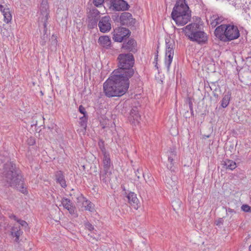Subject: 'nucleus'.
Wrapping results in <instances>:
<instances>
[{
  "mask_svg": "<svg viewBox=\"0 0 251 251\" xmlns=\"http://www.w3.org/2000/svg\"><path fill=\"white\" fill-rule=\"evenodd\" d=\"M117 74V72H113L103 83V92L107 97L122 96L129 88V82L127 77Z\"/></svg>",
  "mask_w": 251,
  "mask_h": 251,
  "instance_id": "f257e3e1",
  "label": "nucleus"
},
{
  "mask_svg": "<svg viewBox=\"0 0 251 251\" xmlns=\"http://www.w3.org/2000/svg\"><path fill=\"white\" fill-rule=\"evenodd\" d=\"M0 162L4 164V172L5 180L9 185L16 188L18 190L23 194H27L26 187L25 186L23 177L19 174L15 169V166L11 162H9V158L8 156L4 157L3 160L0 159Z\"/></svg>",
  "mask_w": 251,
  "mask_h": 251,
  "instance_id": "f03ea898",
  "label": "nucleus"
},
{
  "mask_svg": "<svg viewBox=\"0 0 251 251\" xmlns=\"http://www.w3.org/2000/svg\"><path fill=\"white\" fill-rule=\"evenodd\" d=\"M185 0H177L173 8L171 16L176 25L182 26L190 21L191 14Z\"/></svg>",
  "mask_w": 251,
  "mask_h": 251,
  "instance_id": "7ed1b4c3",
  "label": "nucleus"
},
{
  "mask_svg": "<svg viewBox=\"0 0 251 251\" xmlns=\"http://www.w3.org/2000/svg\"><path fill=\"white\" fill-rule=\"evenodd\" d=\"M214 34L217 38L224 42L236 40L240 36L238 27L231 24H223L217 26Z\"/></svg>",
  "mask_w": 251,
  "mask_h": 251,
  "instance_id": "20e7f679",
  "label": "nucleus"
},
{
  "mask_svg": "<svg viewBox=\"0 0 251 251\" xmlns=\"http://www.w3.org/2000/svg\"><path fill=\"white\" fill-rule=\"evenodd\" d=\"M185 35L188 39L199 44L206 43L208 40V36L206 33L200 29L199 24L191 23L183 28Z\"/></svg>",
  "mask_w": 251,
  "mask_h": 251,
  "instance_id": "39448f33",
  "label": "nucleus"
},
{
  "mask_svg": "<svg viewBox=\"0 0 251 251\" xmlns=\"http://www.w3.org/2000/svg\"><path fill=\"white\" fill-rule=\"evenodd\" d=\"M118 59L119 68L113 72H117V75L126 76L129 80L134 74L133 70L132 69L134 64L133 55L131 54H121L119 55Z\"/></svg>",
  "mask_w": 251,
  "mask_h": 251,
  "instance_id": "423d86ee",
  "label": "nucleus"
},
{
  "mask_svg": "<svg viewBox=\"0 0 251 251\" xmlns=\"http://www.w3.org/2000/svg\"><path fill=\"white\" fill-rule=\"evenodd\" d=\"M0 11L3 17V22L7 24L10 23L12 19V12L9 5L2 0H0Z\"/></svg>",
  "mask_w": 251,
  "mask_h": 251,
  "instance_id": "0eeeda50",
  "label": "nucleus"
},
{
  "mask_svg": "<svg viewBox=\"0 0 251 251\" xmlns=\"http://www.w3.org/2000/svg\"><path fill=\"white\" fill-rule=\"evenodd\" d=\"M130 35L129 30L125 27H118L114 29L113 39L115 42H121L124 38Z\"/></svg>",
  "mask_w": 251,
  "mask_h": 251,
  "instance_id": "6e6552de",
  "label": "nucleus"
},
{
  "mask_svg": "<svg viewBox=\"0 0 251 251\" xmlns=\"http://www.w3.org/2000/svg\"><path fill=\"white\" fill-rule=\"evenodd\" d=\"M110 8L116 11H125L128 9V5L124 0H111Z\"/></svg>",
  "mask_w": 251,
  "mask_h": 251,
  "instance_id": "1a4fd4ad",
  "label": "nucleus"
},
{
  "mask_svg": "<svg viewBox=\"0 0 251 251\" xmlns=\"http://www.w3.org/2000/svg\"><path fill=\"white\" fill-rule=\"evenodd\" d=\"M110 20L109 16L103 17L100 20L98 25L100 32L105 33L110 30L111 27Z\"/></svg>",
  "mask_w": 251,
  "mask_h": 251,
  "instance_id": "9d476101",
  "label": "nucleus"
},
{
  "mask_svg": "<svg viewBox=\"0 0 251 251\" xmlns=\"http://www.w3.org/2000/svg\"><path fill=\"white\" fill-rule=\"evenodd\" d=\"M39 18L46 25L49 18V6L48 4L42 3L41 5Z\"/></svg>",
  "mask_w": 251,
  "mask_h": 251,
  "instance_id": "9b49d317",
  "label": "nucleus"
},
{
  "mask_svg": "<svg viewBox=\"0 0 251 251\" xmlns=\"http://www.w3.org/2000/svg\"><path fill=\"white\" fill-rule=\"evenodd\" d=\"M61 204L64 208L67 209L71 214H74L75 213V207L69 199L63 198L61 200Z\"/></svg>",
  "mask_w": 251,
  "mask_h": 251,
  "instance_id": "f8f14e48",
  "label": "nucleus"
},
{
  "mask_svg": "<svg viewBox=\"0 0 251 251\" xmlns=\"http://www.w3.org/2000/svg\"><path fill=\"white\" fill-rule=\"evenodd\" d=\"M174 54V52L173 48H171L170 47L167 48L166 50L165 64L167 67L168 69H169L171 64L172 62Z\"/></svg>",
  "mask_w": 251,
  "mask_h": 251,
  "instance_id": "ddd939ff",
  "label": "nucleus"
},
{
  "mask_svg": "<svg viewBox=\"0 0 251 251\" xmlns=\"http://www.w3.org/2000/svg\"><path fill=\"white\" fill-rule=\"evenodd\" d=\"M101 151L103 155V158L102 160L103 168L105 171L107 172L112 165L110 155L106 151L104 148L101 149Z\"/></svg>",
  "mask_w": 251,
  "mask_h": 251,
  "instance_id": "4468645a",
  "label": "nucleus"
},
{
  "mask_svg": "<svg viewBox=\"0 0 251 251\" xmlns=\"http://www.w3.org/2000/svg\"><path fill=\"white\" fill-rule=\"evenodd\" d=\"M120 21L123 25H129L134 20L132 18V15L128 12L123 13L120 16Z\"/></svg>",
  "mask_w": 251,
  "mask_h": 251,
  "instance_id": "2eb2a0df",
  "label": "nucleus"
},
{
  "mask_svg": "<svg viewBox=\"0 0 251 251\" xmlns=\"http://www.w3.org/2000/svg\"><path fill=\"white\" fill-rule=\"evenodd\" d=\"M98 43L103 48L108 49L111 46V41L109 36L107 35H103L99 37L98 39Z\"/></svg>",
  "mask_w": 251,
  "mask_h": 251,
  "instance_id": "dca6fc26",
  "label": "nucleus"
},
{
  "mask_svg": "<svg viewBox=\"0 0 251 251\" xmlns=\"http://www.w3.org/2000/svg\"><path fill=\"white\" fill-rule=\"evenodd\" d=\"M82 200L83 202V204L86 210L91 212L95 211V205L93 203L89 201L85 200L84 198H82Z\"/></svg>",
  "mask_w": 251,
  "mask_h": 251,
  "instance_id": "f3484780",
  "label": "nucleus"
},
{
  "mask_svg": "<svg viewBox=\"0 0 251 251\" xmlns=\"http://www.w3.org/2000/svg\"><path fill=\"white\" fill-rule=\"evenodd\" d=\"M127 198L128 200V202L131 205L137 204L138 201V199L137 198L136 194L134 192H130L127 196Z\"/></svg>",
  "mask_w": 251,
  "mask_h": 251,
  "instance_id": "a211bd4d",
  "label": "nucleus"
},
{
  "mask_svg": "<svg viewBox=\"0 0 251 251\" xmlns=\"http://www.w3.org/2000/svg\"><path fill=\"white\" fill-rule=\"evenodd\" d=\"M140 115L137 112H133L132 111L130 113V120L134 124H138L140 120Z\"/></svg>",
  "mask_w": 251,
  "mask_h": 251,
  "instance_id": "6ab92c4d",
  "label": "nucleus"
},
{
  "mask_svg": "<svg viewBox=\"0 0 251 251\" xmlns=\"http://www.w3.org/2000/svg\"><path fill=\"white\" fill-rule=\"evenodd\" d=\"M23 232L21 230L19 227H13L11 231V235L13 237H16V241L18 242L20 235L22 234Z\"/></svg>",
  "mask_w": 251,
  "mask_h": 251,
  "instance_id": "aec40b11",
  "label": "nucleus"
},
{
  "mask_svg": "<svg viewBox=\"0 0 251 251\" xmlns=\"http://www.w3.org/2000/svg\"><path fill=\"white\" fill-rule=\"evenodd\" d=\"M226 168L233 170L237 167L236 163L233 160L227 159L225 160L224 163Z\"/></svg>",
  "mask_w": 251,
  "mask_h": 251,
  "instance_id": "412c9836",
  "label": "nucleus"
},
{
  "mask_svg": "<svg viewBox=\"0 0 251 251\" xmlns=\"http://www.w3.org/2000/svg\"><path fill=\"white\" fill-rule=\"evenodd\" d=\"M223 21L222 17H219L218 16H213L212 18L211 21V25L212 26L215 27L218 25L220 24Z\"/></svg>",
  "mask_w": 251,
  "mask_h": 251,
  "instance_id": "4be33fe9",
  "label": "nucleus"
},
{
  "mask_svg": "<svg viewBox=\"0 0 251 251\" xmlns=\"http://www.w3.org/2000/svg\"><path fill=\"white\" fill-rule=\"evenodd\" d=\"M230 100V94L225 95L221 101V106L223 108H226L229 104Z\"/></svg>",
  "mask_w": 251,
  "mask_h": 251,
  "instance_id": "5701e85b",
  "label": "nucleus"
},
{
  "mask_svg": "<svg viewBox=\"0 0 251 251\" xmlns=\"http://www.w3.org/2000/svg\"><path fill=\"white\" fill-rule=\"evenodd\" d=\"M57 181L58 183H60L62 187L65 188L66 187L65 179L63 176L62 172H61L58 173V176L57 178Z\"/></svg>",
  "mask_w": 251,
  "mask_h": 251,
  "instance_id": "b1692460",
  "label": "nucleus"
},
{
  "mask_svg": "<svg viewBox=\"0 0 251 251\" xmlns=\"http://www.w3.org/2000/svg\"><path fill=\"white\" fill-rule=\"evenodd\" d=\"M135 44L134 40H129L127 43H124L122 48L126 50H130L132 48Z\"/></svg>",
  "mask_w": 251,
  "mask_h": 251,
  "instance_id": "393cba45",
  "label": "nucleus"
},
{
  "mask_svg": "<svg viewBox=\"0 0 251 251\" xmlns=\"http://www.w3.org/2000/svg\"><path fill=\"white\" fill-rule=\"evenodd\" d=\"M176 154L175 153H172L170 156L168 157V162L170 163V165L168 166V168L171 170L172 167L174 165V160L175 158L176 157Z\"/></svg>",
  "mask_w": 251,
  "mask_h": 251,
  "instance_id": "a878e982",
  "label": "nucleus"
},
{
  "mask_svg": "<svg viewBox=\"0 0 251 251\" xmlns=\"http://www.w3.org/2000/svg\"><path fill=\"white\" fill-rule=\"evenodd\" d=\"M0 33L3 37H8L10 36V33L8 29L3 26L2 27H0Z\"/></svg>",
  "mask_w": 251,
  "mask_h": 251,
  "instance_id": "bb28decb",
  "label": "nucleus"
},
{
  "mask_svg": "<svg viewBox=\"0 0 251 251\" xmlns=\"http://www.w3.org/2000/svg\"><path fill=\"white\" fill-rule=\"evenodd\" d=\"M80 126L84 128V129H86V123L87 122V117L86 116H83L80 118Z\"/></svg>",
  "mask_w": 251,
  "mask_h": 251,
  "instance_id": "cd10ccee",
  "label": "nucleus"
},
{
  "mask_svg": "<svg viewBox=\"0 0 251 251\" xmlns=\"http://www.w3.org/2000/svg\"><path fill=\"white\" fill-rule=\"evenodd\" d=\"M26 143L29 146H33L35 144V139L33 137H30L27 139Z\"/></svg>",
  "mask_w": 251,
  "mask_h": 251,
  "instance_id": "c85d7f7f",
  "label": "nucleus"
},
{
  "mask_svg": "<svg viewBox=\"0 0 251 251\" xmlns=\"http://www.w3.org/2000/svg\"><path fill=\"white\" fill-rule=\"evenodd\" d=\"M241 209L242 211L246 212H250L251 211V207L248 204H243L241 206Z\"/></svg>",
  "mask_w": 251,
  "mask_h": 251,
  "instance_id": "c756f323",
  "label": "nucleus"
},
{
  "mask_svg": "<svg viewBox=\"0 0 251 251\" xmlns=\"http://www.w3.org/2000/svg\"><path fill=\"white\" fill-rule=\"evenodd\" d=\"M104 0H93V4L97 7H99L103 4Z\"/></svg>",
  "mask_w": 251,
  "mask_h": 251,
  "instance_id": "7c9ffc66",
  "label": "nucleus"
},
{
  "mask_svg": "<svg viewBox=\"0 0 251 251\" xmlns=\"http://www.w3.org/2000/svg\"><path fill=\"white\" fill-rule=\"evenodd\" d=\"M79 111L80 113H81V114H83V116H86V110H85V108H84V107H83L82 105H80L79 106Z\"/></svg>",
  "mask_w": 251,
  "mask_h": 251,
  "instance_id": "2f4dec72",
  "label": "nucleus"
},
{
  "mask_svg": "<svg viewBox=\"0 0 251 251\" xmlns=\"http://www.w3.org/2000/svg\"><path fill=\"white\" fill-rule=\"evenodd\" d=\"M85 226L90 231H92L94 229L93 226L89 223H85Z\"/></svg>",
  "mask_w": 251,
  "mask_h": 251,
  "instance_id": "473e14b6",
  "label": "nucleus"
},
{
  "mask_svg": "<svg viewBox=\"0 0 251 251\" xmlns=\"http://www.w3.org/2000/svg\"><path fill=\"white\" fill-rule=\"evenodd\" d=\"M17 222L19 223L22 226L26 227L27 226V224L25 221L18 220H17Z\"/></svg>",
  "mask_w": 251,
  "mask_h": 251,
  "instance_id": "72a5a7b5",
  "label": "nucleus"
},
{
  "mask_svg": "<svg viewBox=\"0 0 251 251\" xmlns=\"http://www.w3.org/2000/svg\"><path fill=\"white\" fill-rule=\"evenodd\" d=\"M9 217L11 218V219H12L13 220H14L15 221H16L17 222V220H18V219L17 218V217H16L15 215H11L9 216Z\"/></svg>",
  "mask_w": 251,
  "mask_h": 251,
  "instance_id": "f704fd0d",
  "label": "nucleus"
},
{
  "mask_svg": "<svg viewBox=\"0 0 251 251\" xmlns=\"http://www.w3.org/2000/svg\"><path fill=\"white\" fill-rule=\"evenodd\" d=\"M228 212H233V210H232L231 209H228Z\"/></svg>",
  "mask_w": 251,
  "mask_h": 251,
  "instance_id": "c9c22d12",
  "label": "nucleus"
},
{
  "mask_svg": "<svg viewBox=\"0 0 251 251\" xmlns=\"http://www.w3.org/2000/svg\"><path fill=\"white\" fill-rule=\"evenodd\" d=\"M96 12L98 15H99V12L97 10L96 11Z\"/></svg>",
  "mask_w": 251,
  "mask_h": 251,
  "instance_id": "e433bc0d",
  "label": "nucleus"
},
{
  "mask_svg": "<svg viewBox=\"0 0 251 251\" xmlns=\"http://www.w3.org/2000/svg\"><path fill=\"white\" fill-rule=\"evenodd\" d=\"M157 57H158V55L157 54V55L155 56V59H157Z\"/></svg>",
  "mask_w": 251,
  "mask_h": 251,
  "instance_id": "4c0bfd02",
  "label": "nucleus"
},
{
  "mask_svg": "<svg viewBox=\"0 0 251 251\" xmlns=\"http://www.w3.org/2000/svg\"><path fill=\"white\" fill-rule=\"evenodd\" d=\"M250 251H251V246H250Z\"/></svg>",
  "mask_w": 251,
  "mask_h": 251,
  "instance_id": "58836bf2",
  "label": "nucleus"
}]
</instances>
